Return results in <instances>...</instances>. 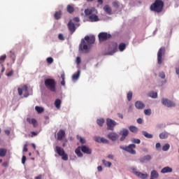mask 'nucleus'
I'll return each mask as SVG.
<instances>
[{
  "label": "nucleus",
  "mask_w": 179,
  "mask_h": 179,
  "mask_svg": "<svg viewBox=\"0 0 179 179\" xmlns=\"http://www.w3.org/2000/svg\"><path fill=\"white\" fill-rule=\"evenodd\" d=\"M150 97L152 99H157V92H152L150 93Z\"/></svg>",
  "instance_id": "nucleus-41"
},
{
  "label": "nucleus",
  "mask_w": 179,
  "mask_h": 179,
  "mask_svg": "<svg viewBox=\"0 0 179 179\" xmlns=\"http://www.w3.org/2000/svg\"><path fill=\"white\" fill-rule=\"evenodd\" d=\"M101 143L108 144V143H110V141H108V140H107V138H101Z\"/></svg>",
  "instance_id": "nucleus-45"
},
{
  "label": "nucleus",
  "mask_w": 179,
  "mask_h": 179,
  "mask_svg": "<svg viewBox=\"0 0 179 179\" xmlns=\"http://www.w3.org/2000/svg\"><path fill=\"white\" fill-rule=\"evenodd\" d=\"M97 170H98V171H103V167H101V166H99L97 167Z\"/></svg>",
  "instance_id": "nucleus-61"
},
{
  "label": "nucleus",
  "mask_w": 179,
  "mask_h": 179,
  "mask_svg": "<svg viewBox=\"0 0 179 179\" xmlns=\"http://www.w3.org/2000/svg\"><path fill=\"white\" fill-rule=\"evenodd\" d=\"M81 151L83 153H85V155H92V150L86 145L81 146Z\"/></svg>",
  "instance_id": "nucleus-17"
},
{
  "label": "nucleus",
  "mask_w": 179,
  "mask_h": 179,
  "mask_svg": "<svg viewBox=\"0 0 179 179\" xmlns=\"http://www.w3.org/2000/svg\"><path fill=\"white\" fill-rule=\"evenodd\" d=\"M159 178V173L153 170L150 174V179Z\"/></svg>",
  "instance_id": "nucleus-25"
},
{
  "label": "nucleus",
  "mask_w": 179,
  "mask_h": 179,
  "mask_svg": "<svg viewBox=\"0 0 179 179\" xmlns=\"http://www.w3.org/2000/svg\"><path fill=\"white\" fill-rule=\"evenodd\" d=\"M164 6V2L162 0H155V1L151 4L150 9L152 12H156L157 13H162L163 12V7Z\"/></svg>",
  "instance_id": "nucleus-3"
},
{
  "label": "nucleus",
  "mask_w": 179,
  "mask_h": 179,
  "mask_svg": "<svg viewBox=\"0 0 179 179\" xmlns=\"http://www.w3.org/2000/svg\"><path fill=\"white\" fill-rule=\"evenodd\" d=\"M84 12L85 16H88L90 22H99V20H100V18H99V16L97 15V14L99 13L97 9L94 8H87L85 10Z\"/></svg>",
  "instance_id": "nucleus-2"
},
{
  "label": "nucleus",
  "mask_w": 179,
  "mask_h": 179,
  "mask_svg": "<svg viewBox=\"0 0 179 179\" xmlns=\"http://www.w3.org/2000/svg\"><path fill=\"white\" fill-rule=\"evenodd\" d=\"M27 122H29V124H31L34 127V128H36V127H37V120H36V119L34 118H30L28 117L27 118Z\"/></svg>",
  "instance_id": "nucleus-20"
},
{
  "label": "nucleus",
  "mask_w": 179,
  "mask_h": 179,
  "mask_svg": "<svg viewBox=\"0 0 179 179\" xmlns=\"http://www.w3.org/2000/svg\"><path fill=\"white\" fill-rule=\"evenodd\" d=\"M159 78H161V79H165L166 74L164 73V72L162 71L159 73Z\"/></svg>",
  "instance_id": "nucleus-50"
},
{
  "label": "nucleus",
  "mask_w": 179,
  "mask_h": 179,
  "mask_svg": "<svg viewBox=\"0 0 179 179\" xmlns=\"http://www.w3.org/2000/svg\"><path fill=\"white\" fill-rule=\"evenodd\" d=\"M176 72L177 75H179V67L176 68Z\"/></svg>",
  "instance_id": "nucleus-64"
},
{
  "label": "nucleus",
  "mask_w": 179,
  "mask_h": 179,
  "mask_svg": "<svg viewBox=\"0 0 179 179\" xmlns=\"http://www.w3.org/2000/svg\"><path fill=\"white\" fill-rule=\"evenodd\" d=\"M55 152H56L59 156L62 157V160H64L65 162L68 160V154L65 153V150H64V148L59 146H56Z\"/></svg>",
  "instance_id": "nucleus-7"
},
{
  "label": "nucleus",
  "mask_w": 179,
  "mask_h": 179,
  "mask_svg": "<svg viewBox=\"0 0 179 179\" xmlns=\"http://www.w3.org/2000/svg\"><path fill=\"white\" fill-rule=\"evenodd\" d=\"M27 144H24L23 148V152H27Z\"/></svg>",
  "instance_id": "nucleus-55"
},
{
  "label": "nucleus",
  "mask_w": 179,
  "mask_h": 179,
  "mask_svg": "<svg viewBox=\"0 0 179 179\" xmlns=\"http://www.w3.org/2000/svg\"><path fill=\"white\" fill-rule=\"evenodd\" d=\"M35 110L36 111H37L38 114H41V113H44V108L43 107L36 106Z\"/></svg>",
  "instance_id": "nucleus-35"
},
{
  "label": "nucleus",
  "mask_w": 179,
  "mask_h": 179,
  "mask_svg": "<svg viewBox=\"0 0 179 179\" xmlns=\"http://www.w3.org/2000/svg\"><path fill=\"white\" fill-rule=\"evenodd\" d=\"M99 40L100 43H103V41H107V40H110L111 37V34L107 32H101L98 35Z\"/></svg>",
  "instance_id": "nucleus-8"
},
{
  "label": "nucleus",
  "mask_w": 179,
  "mask_h": 179,
  "mask_svg": "<svg viewBox=\"0 0 179 179\" xmlns=\"http://www.w3.org/2000/svg\"><path fill=\"white\" fill-rule=\"evenodd\" d=\"M68 29L69 31H71V34H73L75 31H76V27L75 26V24L72 22V20H70L67 24Z\"/></svg>",
  "instance_id": "nucleus-16"
},
{
  "label": "nucleus",
  "mask_w": 179,
  "mask_h": 179,
  "mask_svg": "<svg viewBox=\"0 0 179 179\" xmlns=\"http://www.w3.org/2000/svg\"><path fill=\"white\" fill-rule=\"evenodd\" d=\"M9 57L11 58L13 62H15V59H16V55H15L13 51H10Z\"/></svg>",
  "instance_id": "nucleus-34"
},
{
  "label": "nucleus",
  "mask_w": 179,
  "mask_h": 179,
  "mask_svg": "<svg viewBox=\"0 0 179 179\" xmlns=\"http://www.w3.org/2000/svg\"><path fill=\"white\" fill-rule=\"evenodd\" d=\"M135 107L138 110H143V108L145 107V103H142L141 101H137L135 103Z\"/></svg>",
  "instance_id": "nucleus-18"
},
{
  "label": "nucleus",
  "mask_w": 179,
  "mask_h": 179,
  "mask_svg": "<svg viewBox=\"0 0 179 179\" xmlns=\"http://www.w3.org/2000/svg\"><path fill=\"white\" fill-rule=\"evenodd\" d=\"M129 129L130 132H132L133 134H138V131H139V129L135 126H130Z\"/></svg>",
  "instance_id": "nucleus-26"
},
{
  "label": "nucleus",
  "mask_w": 179,
  "mask_h": 179,
  "mask_svg": "<svg viewBox=\"0 0 179 179\" xmlns=\"http://www.w3.org/2000/svg\"><path fill=\"white\" fill-rule=\"evenodd\" d=\"M127 97L128 101H131V100H132V92H129L127 93Z\"/></svg>",
  "instance_id": "nucleus-43"
},
{
  "label": "nucleus",
  "mask_w": 179,
  "mask_h": 179,
  "mask_svg": "<svg viewBox=\"0 0 179 179\" xmlns=\"http://www.w3.org/2000/svg\"><path fill=\"white\" fill-rule=\"evenodd\" d=\"M169 149H170V144L166 143L165 144L163 147H162V150L164 152H167V150H169Z\"/></svg>",
  "instance_id": "nucleus-40"
},
{
  "label": "nucleus",
  "mask_w": 179,
  "mask_h": 179,
  "mask_svg": "<svg viewBox=\"0 0 179 179\" xmlns=\"http://www.w3.org/2000/svg\"><path fill=\"white\" fill-rule=\"evenodd\" d=\"M125 48H127V45H125V43H122L119 45L120 51H124V50H125Z\"/></svg>",
  "instance_id": "nucleus-38"
},
{
  "label": "nucleus",
  "mask_w": 179,
  "mask_h": 179,
  "mask_svg": "<svg viewBox=\"0 0 179 179\" xmlns=\"http://www.w3.org/2000/svg\"><path fill=\"white\" fill-rule=\"evenodd\" d=\"M103 164L106 166V167H111V162L106 161L105 159L102 160Z\"/></svg>",
  "instance_id": "nucleus-39"
},
{
  "label": "nucleus",
  "mask_w": 179,
  "mask_h": 179,
  "mask_svg": "<svg viewBox=\"0 0 179 179\" xmlns=\"http://www.w3.org/2000/svg\"><path fill=\"white\" fill-rule=\"evenodd\" d=\"M45 87L48 90L55 93L57 92V82L53 78H47L45 80Z\"/></svg>",
  "instance_id": "nucleus-4"
},
{
  "label": "nucleus",
  "mask_w": 179,
  "mask_h": 179,
  "mask_svg": "<svg viewBox=\"0 0 179 179\" xmlns=\"http://www.w3.org/2000/svg\"><path fill=\"white\" fill-rule=\"evenodd\" d=\"M106 125L108 127V130L114 131V127L117 125V122L110 118L106 120Z\"/></svg>",
  "instance_id": "nucleus-12"
},
{
  "label": "nucleus",
  "mask_w": 179,
  "mask_h": 179,
  "mask_svg": "<svg viewBox=\"0 0 179 179\" xmlns=\"http://www.w3.org/2000/svg\"><path fill=\"white\" fill-rule=\"evenodd\" d=\"M31 138H33V136H37V133L36 131H31Z\"/></svg>",
  "instance_id": "nucleus-58"
},
{
  "label": "nucleus",
  "mask_w": 179,
  "mask_h": 179,
  "mask_svg": "<svg viewBox=\"0 0 179 179\" xmlns=\"http://www.w3.org/2000/svg\"><path fill=\"white\" fill-rule=\"evenodd\" d=\"M144 114L145 115H150L152 114V110L151 109H145V110H144Z\"/></svg>",
  "instance_id": "nucleus-44"
},
{
  "label": "nucleus",
  "mask_w": 179,
  "mask_h": 179,
  "mask_svg": "<svg viewBox=\"0 0 179 179\" xmlns=\"http://www.w3.org/2000/svg\"><path fill=\"white\" fill-rule=\"evenodd\" d=\"M47 62L48 64H52V62H54V59H52V57H48Z\"/></svg>",
  "instance_id": "nucleus-49"
},
{
  "label": "nucleus",
  "mask_w": 179,
  "mask_h": 179,
  "mask_svg": "<svg viewBox=\"0 0 179 179\" xmlns=\"http://www.w3.org/2000/svg\"><path fill=\"white\" fill-rule=\"evenodd\" d=\"M80 76V71H78L76 73L73 74L72 76L73 80H78L79 76Z\"/></svg>",
  "instance_id": "nucleus-31"
},
{
  "label": "nucleus",
  "mask_w": 179,
  "mask_h": 179,
  "mask_svg": "<svg viewBox=\"0 0 179 179\" xmlns=\"http://www.w3.org/2000/svg\"><path fill=\"white\" fill-rule=\"evenodd\" d=\"M67 12L69 13H73V12H75V8L73 7V5L69 4L67 6Z\"/></svg>",
  "instance_id": "nucleus-28"
},
{
  "label": "nucleus",
  "mask_w": 179,
  "mask_h": 179,
  "mask_svg": "<svg viewBox=\"0 0 179 179\" xmlns=\"http://www.w3.org/2000/svg\"><path fill=\"white\" fill-rule=\"evenodd\" d=\"M73 22H76V23H79V22H80V20L79 19V17H75L73 19Z\"/></svg>",
  "instance_id": "nucleus-52"
},
{
  "label": "nucleus",
  "mask_w": 179,
  "mask_h": 179,
  "mask_svg": "<svg viewBox=\"0 0 179 179\" xmlns=\"http://www.w3.org/2000/svg\"><path fill=\"white\" fill-rule=\"evenodd\" d=\"M134 174H135L138 178H142V179H146L148 177V173H143L139 171H137L136 169H133Z\"/></svg>",
  "instance_id": "nucleus-15"
},
{
  "label": "nucleus",
  "mask_w": 179,
  "mask_h": 179,
  "mask_svg": "<svg viewBox=\"0 0 179 179\" xmlns=\"http://www.w3.org/2000/svg\"><path fill=\"white\" fill-rule=\"evenodd\" d=\"M119 135H120L121 138H120V142H124V139H127V136L129 135V131L127 129H122Z\"/></svg>",
  "instance_id": "nucleus-10"
},
{
  "label": "nucleus",
  "mask_w": 179,
  "mask_h": 179,
  "mask_svg": "<svg viewBox=\"0 0 179 179\" xmlns=\"http://www.w3.org/2000/svg\"><path fill=\"white\" fill-rule=\"evenodd\" d=\"M80 62H81L80 57H78L76 58V63H77V64L79 65V64H80Z\"/></svg>",
  "instance_id": "nucleus-54"
},
{
  "label": "nucleus",
  "mask_w": 179,
  "mask_h": 179,
  "mask_svg": "<svg viewBox=\"0 0 179 179\" xmlns=\"http://www.w3.org/2000/svg\"><path fill=\"white\" fill-rule=\"evenodd\" d=\"M12 75H13V70L10 71L7 73V76H12Z\"/></svg>",
  "instance_id": "nucleus-56"
},
{
  "label": "nucleus",
  "mask_w": 179,
  "mask_h": 179,
  "mask_svg": "<svg viewBox=\"0 0 179 179\" xmlns=\"http://www.w3.org/2000/svg\"><path fill=\"white\" fill-rule=\"evenodd\" d=\"M107 136L110 141H112L113 142H115V141L120 138V135L115 132H110Z\"/></svg>",
  "instance_id": "nucleus-14"
},
{
  "label": "nucleus",
  "mask_w": 179,
  "mask_h": 179,
  "mask_svg": "<svg viewBox=\"0 0 179 179\" xmlns=\"http://www.w3.org/2000/svg\"><path fill=\"white\" fill-rule=\"evenodd\" d=\"M112 5L116 9H118V8H120V2H118V1H113Z\"/></svg>",
  "instance_id": "nucleus-42"
},
{
  "label": "nucleus",
  "mask_w": 179,
  "mask_h": 179,
  "mask_svg": "<svg viewBox=\"0 0 179 179\" xmlns=\"http://www.w3.org/2000/svg\"><path fill=\"white\" fill-rule=\"evenodd\" d=\"M137 122H138V124H143V120H142V118H138L137 120Z\"/></svg>",
  "instance_id": "nucleus-57"
},
{
  "label": "nucleus",
  "mask_w": 179,
  "mask_h": 179,
  "mask_svg": "<svg viewBox=\"0 0 179 179\" xmlns=\"http://www.w3.org/2000/svg\"><path fill=\"white\" fill-rule=\"evenodd\" d=\"M55 106L57 108H61V100L60 99H56L55 101Z\"/></svg>",
  "instance_id": "nucleus-37"
},
{
  "label": "nucleus",
  "mask_w": 179,
  "mask_h": 179,
  "mask_svg": "<svg viewBox=\"0 0 179 179\" xmlns=\"http://www.w3.org/2000/svg\"><path fill=\"white\" fill-rule=\"evenodd\" d=\"M80 150H82V147L79 146L78 147L76 150H75V153L76 155H77V156L78 157H83V153H82V152H80Z\"/></svg>",
  "instance_id": "nucleus-22"
},
{
  "label": "nucleus",
  "mask_w": 179,
  "mask_h": 179,
  "mask_svg": "<svg viewBox=\"0 0 179 179\" xmlns=\"http://www.w3.org/2000/svg\"><path fill=\"white\" fill-rule=\"evenodd\" d=\"M65 136V131L61 129L57 133V141H62L64 137Z\"/></svg>",
  "instance_id": "nucleus-19"
},
{
  "label": "nucleus",
  "mask_w": 179,
  "mask_h": 179,
  "mask_svg": "<svg viewBox=\"0 0 179 179\" xmlns=\"http://www.w3.org/2000/svg\"><path fill=\"white\" fill-rule=\"evenodd\" d=\"M172 172H173V169L170 168L169 166H166L161 170V173H162V174H166V173H172Z\"/></svg>",
  "instance_id": "nucleus-21"
},
{
  "label": "nucleus",
  "mask_w": 179,
  "mask_h": 179,
  "mask_svg": "<svg viewBox=\"0 0 179 179\" xmlns=\"http://www.w3.org/2000/svg\"><path fill=\"white\" fill-rule=\"evenodd\" d=\"M59 40H62V41H64L65 40V38L64 37V35L62 34H59L58 35Z\"/></svg>",
  "instance_id": "nucleus-51"
},
{
  "label": "nucleus",
  "mask_w": 179,
  "mask_h": 179,
  "mask_svg": "<svg viewBox=\"0 0 179 179\" xmlns=\"http://www.w3.org/2000/svg\"><path fill=\"white\" fill-rule=\"evenodd\" d=\"M94 41H96V37L94 36H85V38L81 41L79 46L80 50L84 51V52H89V49L92 44H94Z\"/></svg>",
  "instance_id": "nucleus-1"
},
{
  "label": "nucleus",
  "mask_w": 179,
  "mask_h": 179,
  "mask_svg": "<svg viewBox=\"0 0 179 179\" xmlns=\"http://www.w3.org/2000/svg\"><path fill=\"white\" fill-rule=\"evenodd\" d=\"M103 0H98V5H103Z\"/></svg>",
  "instance_id": "nucleus-63"
},
{
  "label": "nucleus",
  "mask_w": 179,
  "mask_h": 179,
  "mask_svg": "<svg viewBox=\"0 0 179 179\" xmlns=\"http://www.w3.org/2000/svg\"><path fill=\"white\" fill-rule=\"evenodd\" d=\"M17 92H18L19 96H22V94H23V92H24L25 94L24 95V97L29 96V88L26 85H23L22 88L18 87Z\"/></svg>",
  "instance_id": "nucleus-11"
},
{
  "label": "nucleus",
  "mask_w": 179,
  "mask_h": 179,
  "mask_svg": "<svg viewBox=\"0 0 179 179\" xmlns=\"http://www.w3.org/2000/svg\"><path fill=\"white\" fill-rule=\"evenodd\" d=\"M95 142H98V143H101V137L100 136H95L94 137Z\"/></svg>",
  "instance_id": "nucleus-48"
},
{
  "label": "nucleus",
  "mask_w": 179,
  "mask_h": 179,
  "mask_svg": "<svg viewBox=\"0 0 179 179\" xmlns=\"http://www.w3.org/2000/svg\"><path fill=\"white\" fill-rule=\"evenodd\" d=\"M162 103L163 106H166V107H176V103L167 99L163 98L162 99Z\"/></svg>",
  "instance_id": "nucleus-13"
},
{
  "label": "nucleus",
  "mask_w": 179,
  "mask_h": 179,
  "mask_svg": "<svg viewBox=\"0 0 179 179\" xmlns=\"http://www.w3.org/2000/svg\"><path fill=\"white\" fill-rule=\"evenodd\" d=\"M160 139H167L169 138V133L167 132H162L159 134Z\"/></svg>",
  "instance_id": "nucleus-30"
},
{
  "label": "nucleus",
  "mask_w": 179,
  "mask_h": 179,
  "mask_svg": "<svg viewBox=\"0 0 179 179\" xmlns=\"http://www.w3.org/2000/svg\"><path fill=\"white\" fill-rule=\"evenodd\" d=\"M43 178V175L40 174L38 176L35 177V179H41Z\"/></svg>",
  "instance_id": "nucleus-60"
},
{
  "label": "nucleus",
  "mask_w": 179,
  "mask_h": 179,
  "mask_svg": "<svg viewBox=\"0 0 179 179\" xmlns=\"http://www.w3.org/2000/svg\"><path fill=\"white\" fill-rule=\"evenodd\" d=\"M103 10L104 12H106V13H107L108 15H111L113 10L111 9V7H110V6L108 5H106L103 7Z\"/></svg>",
  "instance_id": "nucleus-23"
},
{
  "label": "nucleus",
  "mask_w": 179,
  "mask_h": 179,
  "mask_svg": "<svg viewBox=\"0 0 179 179\" xmlns=\"http://www.w3.org/2000/svg\"><path fill=\"white\" fill-rule=\"evenodd\" d=\"M151 159H152V156L145 155L143 157L140 159V162H141V163H143L145 162H149V160H150Z\"/></svg>",
  "instance_id": "nucleus-24"
},
{
  "label": "nucleus",
  "mask_w": 179,
  "mask_h": 179,
  "mask_svg": "<svg viewBox=\"0 0 179 179\" xmlns=\"http://www.w3.org/2000/svg\"><path fill=\"white\" fill-rule=\"evenodd\" d=\"M6 59V55H3L0 56V64L3 65V63L5 62Z\"/></svg>",
  "instance_id": "nucleus-36"
},
{
  "label": "nucleus",
  "mask_w": 179,
  "mask_h": 179,
  "mask_svg": "<svg viewBox=\"0 0 179 179\" xmlns=\"http://www.w3.org/2000/svg\"><path fill=\"white\" fill-rule=\"evenodd\" d=\"M132 143H137L138 145H139V143H141V140L138 138H133L131 140Z\"/></svg>",
  "instance_id": "nucleus-46"
},
{
  "label": "nucleus",
  "mask_w": 179,
  "mask_h": 179,
  "mask_svg": "<svg viewBox=\"0 0 179 179\" xmlns=\"http://www.w3.org/2000/svg\"><path fill=\"white\" fill-rule=\"evenodd\" d=\"M104 122H105V120L103 118L96 120V124H98V125H99V127H103Z\"/></svg>",
  "instance_id": "nucleus-33"
},
{
  "label": "nucleus",
  "mask_w": 179,
  "mask_h": 179,
  "mask_svg": "<svg viewBox=\"0 0 179 179\" xmlns=\"http://www.w3.org/2000/svg\"><path fill=\"white\" fill-rule=\"evenodd\" d=\"M61 78L62 79V80H65V73H62L61 74Z\"/></svg>",
  "instance_id": "nucleus-62"
},
{
  "label": "nucleus",
  "mask_w": 179,
  "mask_h": 179,
  "mask_svg": "<svg viewBox=\"0 0 179 179\" xmlns=\"http://www.w3.org/2000/svg\"><path fill=\"white\" fill-rule=\"evenodd\" d=\"M5 156H6V150L0 148V157H5Z\"/></svg>",
  "instance_id": "nucleus-32"
},
{
  "label": "nucleus",
  "mask_w": 179,
  "mask_h": 179,
  "mask_svg": "<svg viewBox=\"0 0 179 179\" xmlns=\"http://www.w3.org/2000/svg\"><path fill=\"white\" fill-rule=\"evenodd\" d=\"M136 148V145L135 144H129L128 146H120V149H122V150H125V152H128V153H130V155H136V151L134 150Z\"/></svg>",
  "instance_id": "nucleus-5"
},
{
  "label": "nucleus",
  "mask_w": 179,
  "mask_h": 179,
  "mask_svg": "<svg viewBox=\"0 0 179 179\" xmlns=\"http://www.w3.org/2000/svg\"><path fill=\"white\" fill-rule=\"evenodd\" d=\"M61 16H62V11L59 10V11H57L55 13L54 17L55 19H56V20H59V19H61Z\"/></svg>",
  "instance_id": "nucleus-27"
},
{
  "label": "nucleus",
  "mask_w": 179,
  "mask_h": 179,
  "mask_svg": "<svg viewBox=\"0 0 179 179\" xmlns=\"http://www.w3.org/2000/svg\"><path fill=\"white\" fill-rule=\"evenodd\" d=\"M155 146L157 149H159V148L162 147V145L160 144V143H157Z\"/></svg>",
  "instance_id": "nucleus-59"
},
{
  "label": "nucleus",
  "mask_w": 179,
  "mask_h": 179,
  "mask_svg": "<svg viewBox=\"0 0 179 179\" xmlns=\"http://www.w3.org/2000/svg\"><path fill=\"white\" fill-rule=\"evenodd\" d=\"M166 53V48L164 47H162L157 52V64H159V65H162V57L163 55H164V54Z\"/></svg>",
  "instance_id": "nucleus-9"
},
{
  "label": "nucleus",
  "mask_w": 179,
  "mask_h": 179,
  "mask_svg": "<svg viewBox=\"0 0 179 179\" xmlns=\"http://www.w3.org/2000/svg\"><path fill=\"white\" fill-rule=\"evenodd\" d=\"M142 134L148 139H152V138H153V135L152 134H150L148 133L145 131H142Z\"/></svg>",
  "instance_id": "nucleus-29"
},
{
  "label": "nucleus",
  "mask_w": 179,
  "mask_h": 179,
  "mask_svg": "<svg viewBox=\"0 0 179 179\" xmlns=\"http://www.w3.org/2000/svg\"><path fill=\"white\" fill-rule=\"evenodd\" d=\"M118 50V44L115 42L110 43L108 48V52L105 53V55H113L115 52H117Z\"/></svg>",
  "instance_id": "nucleus-6"
},
{
  "label": "nucleus",
  "mask_w": 179,
  "mask_h": 179,
  "mask_svg": "<svg viewBox=\"0 0 179 179\" xmlns=\"http://www.w3.org/2000/svg\"><path fill=\"white\" fill-rule=\"evenodd\" d=\"M77 138H78V139H80V143H83V144L86 143V140L85 138H82L81 136H78Z\"/></svg>",
  "instance_id": "nucleus-47"
},
{
  "label": "nucleus",
  "mask_w": 179,
  "mask_h": 179,
  "mask_svg": "<svg viewBox=\"0 0 179 179\" xmlns=\"http://www.w3.org/2000/svg\"><path fill=\"white\" fill-rule=\"evenodd\" d=\"M22 164H24L26 163V156L24 155L22 156Z\"/></svg>",
  "instance_id": "nucleus-53"
}]
</instances>
